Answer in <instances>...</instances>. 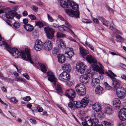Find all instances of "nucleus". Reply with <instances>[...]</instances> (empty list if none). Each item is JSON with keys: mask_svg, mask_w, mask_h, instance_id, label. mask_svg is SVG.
Wrapping results in <instances>:
<instances>
[{"mask_svg": "<svg viewBox=\"0 0 126 126\" xmlns=\"http://www.w3.org/2000/svg\"><path fill=\"white\" fill-rule=\"evenodd\" d=\"M102 23L103 25L107 27L108 26L109 22L108 21L105 20V21H103Z\"/></svg>", "mask_w": 126, "mask_h": 126, "instance_id": "obj_54", "label": "nucleus"}, {"mask_svg": "<svg viewBox=\"0 0 126 126\" xmlns=\"http://www.w3.org/2000/svg\"><path fill=\"white\" fill-rule=\"evenodd\" d=\"M23 76L26 78L28 79H30V77L27 73H24L23 74Z\"/></svg>", "mask_w": 126, "mask_h": 126, "instance_id": "obj_56", "label": "nucleus"}, {"mask_svg": "<svg viewBox=\"0 0 126 126\" xmlns=\"http://www.w3.org/2000/svg\"><path fill=\"white\" fill-rule=\"evenodd\" d=\"M120 66L123 68L126 69V65L122 63H121L120 65Z\"/></svg>", "mask_w": 126, "mask_h": 126, "instance_id": "obj_62", "label": "nucleus"}, {"mask_svg": "<svg viewBox=\"0 0 126 126\" xmlns=\"http://www.w3.org/2000/svg\"><path fill=\"white\" fill-rule=\"evenodd\" d=\"M85 44L86 45L89 47L91 50L93 51L94 50V48L93 47L92 45L88 43L86 41L85 42Z\"/></svg>", "mask_w": 126, "mask_h": 126, "instance_id": "obj_44", "label": "nucleus"}, {"mask_svg": "<svg viewBox=\"0 0 126 126\" xmlns=\"http://www.w3.org/2000/svg\"><path fill=\"white\" fill-rule=\"evenodd\" d=\"M60 1L61 6L63 8H67L65 10V13L71 17H79V13L78 10L75 11L69 8H71L76 10L79 7V5L72 0H58Z\"/></svg>", "mask_w": 126, "mask_h": 126, "instance_id": "obj_2", "label": "nucleus"}, {"mask_svg": "<svg viewBox=\"0 0 126 126\" xmlns=\"http://www.w3.org/2000/svg\"><path fill=\"white\" fill-rule=\"evenodd\" d=\"M109 73L106 72V74H107L110 78L112 79L113 81V84L114 87L116 89L118 87H119L120 83L114 77H117L116 75L110 70H109Z\"/></svg>", "mask_w": 126, "mask_h": 126, "instance_id": "obj_4", "label": "nucleus"}, {"mask_svg": "<svg viewBox=\"0 0 126 126\" xmlns=\"http://www.w3.org/2000/svg\"><path fill=\"white\" fill-rule=\"evenodd\" d=\"M59 26L57 24L55 23H54L53 24L52 26L54 28H58Z\"/></svg>", "mask_w": 126, "mask_h": 126, "instance_id": "obj_64", "label": "nucleus"}, {"mask_svg": "<svg viewBox=\"0 0 126 126\" xmlns=\"http://www.w3.org/2000/svg\"><path fill=\"white\" fill-rule=\"evenodd\" d=\"M44 30L47 38L51 39L53 38L54 36L55 30L52 28L45 27L44 28Z\"/></svg>", "mask_w": 126, "mask_h": 126, "instance_id": "obj_6", "label": "nucleus"}, {"mask_svg": "<svg viewBox=\"0 0 126 126\" xmlns=\"http://www.w3.org/2000/svg\"><path fill=\"white\" fill-rule=\"evenodd\" d=\"M14 80L15 81H17L20 82H23L25 83H26V82L25 79L19 77H16L14 79Z\"/></svg>", "mask_w": 126, "mask_h": 126, "instance_id": "obj_33", "label": "nucleus"}, {"mask_svg": "<svg viewBox=\"0 0 126 126\" xmlns=\"http://www.w3.org/2000/svg\"><path fill=\"white\" fill-rule=\"evenodd\" d=\"M76 68L78 72L81 74H84L86 66L81 62H78L76 64Z\"/></svg>", "mask_w": 126, "mask_h": 126, "instance_id": "obj_7", "label": "nucleus"}, {"mask_svg": "<svg viewBox=\"0 0 126 126\" xmlns=\"http://www.w3.org/2000/svg\"><path fill=\"white\" fill-rule=\"evenodd\" d=\"M0 78L1 79L4 80L6 81L13 83V80L10 78H6L4 77L2 75V73L0 72Z\"/></svg>", "mask_w": 126, "mask_h": 126, "instance_id": "obj_32", "label": "nucleus"}, {"mask_svg": "<svg viewBox=\"0 0 126 126\" xmlns=\"http://www.w3.org/2000/svg\"><path fill=\"white\" fill-rule=\"evenodd\" d=\"M13 26L14 28L15 29H16L20 27V23L18 22H15L14 23Z\"/></svg>", "mask_w": 126, "mask_h": 126, "instance_id": "obj_43", "label": "nucleus"}, {"mask_svg": "<svg viewBox=\"0 0 126 126\" xmlns=\"http://www.w3.org/2000/svg\"><path fill=\"white\" fill-rule=\"evenodd\" d=\"M65 36V34H63L60 32H58L57 33V37L58 38H62Z\"/></svg>", "mask_w": 126, "mask_h": 126, "instance_id": "obj_41", "label": "nucleus"}, {"mask_svg": "<svg viewBox=\"0 0 126 126\" xmlns=\"http://www.w3.org/2000/svg\"><path fill=\"white\" fill-rule=\"evenodd\" d=\"M28 17L32 20L36 19V17L34 15L32 14L29 15H28Z\"/></svg>", "mask_w": 126, "mask_h": 126, "instance_id": "obj_49", "label": "nucleus"}, {"mask_svg": "<svg viewBox=\"0 0 126 126\" xmlns=\"http://www.w3.org/2000/svg\"><path fill=\"white\" fill-rule=\"evenodd\" d=\"M5 15L7 18L12 19L15 15V12L13 10H11L6 13Z\"/></svg>", "mask_w": 126, "mask_h": 126, "instance_id": "obj_20", "label": "nucleus"}, {"mask_svg": "<svg viewBox=\"0 0 126 126\" xmlns=\"http://www.w3.org/2000/svg\"><path fill=\"white\" fill-rule=\"evenodd\" d=\"M10 100L11 102H13L15 103H16L18 101L14 97H11L10 98Z\"/></svg>", "mask_w": 126, "mask_h": 126, "instance_id": "obj_48", "label": "nucleus"}, {"mask_svg": "<svg viewBox=\"0 0 126 126\" xmlns=\"http://www.w3.org/2000/svg\"><path fill=\"white\" fill-rule=\"evenodd\" d=\"M90 78L87 77L85 75H81L79 78V81L82 83L84 84L88 83L90 80Z\"/></svg>", "mask_w": 126, "mask_h": 126, "instance_id": "obj_15", "label": "nucleus"}, {"mask_svg": "<svg viewBox=\"0 0 126 126\" xmlns=\"http://www.w3.org/2000/svg\"><path fill=\"white\" fill-rule=\"evenodd\" d=\"M59 50L57 48H55L53 50L52 52L53 54H57L59 53Z\"/></svg>", "mask_w": 126, "mask_h": 126, "instance_id": "obj_53", "label": "nucleus"}, {"mask_svg": "<svg viewBox=\"0 0 126 126\" xmlns=\"http://www.w3.org/2000/svg\"><path fill=\"white\" fill-rule=\"evenodd\" d=\"M99 80L97 78H93L92 79L91 84L93 87H94L99 84Z\"/></svg>", "mask_w": 126, "mask_h": 126, "instance_id": "obj_27", "label": "nucleus"}, {"mask_svg": "<svg viewBox=\"0 0 126 126\" xmlns=\"http://www.w3.org/2000/svg\"><path fill=\"white\" fill-rule=\"evenodd\" d=\"M79 115L81 118H84V116L86 115L85 111L83 110H80L79 112Z\"/></svg>", "mask_w": 126, "mask_h": 126, "instance_id": "obj_38", "label": "nucleus"}, {"mask_svg": "<svg viewBox=\"0 0 126 126\" xmlns=\"http://www.w3.org/2000/svg\"><path fill=\"white\" fill-rule=\"evenodd\" d=\"M94 72L90 69H88L86 71L85 75L89 78H92L94 75Z\"/></svg>", "mask_w": 126, "mask_h": 126, "instance_id": "obj_19", "label": "nucleus"}, {"mask_svg": "<svg viewBox=\"0 0 126 126\" xmlns=\"http://www.w3.org/2000/svg\"><path fill=\"white\" fill-rule=\"evenodd\" d=\"M118 126H126V124L125 123L121 121L118 123Z\"/></svg>", "mask_w": 126, "mask_h": 126, "instance_id": "obj_57", "label": "nucleus"}, {"mask_svg": "<svg viewBox=\"0 0 126 126\" xmlns=\"http://www.w3.org/2000/svg\"><path fill=\"white\" fill-rule=\"evenodd\" d=\"M55 89L56 91L59 92H62V88L58 84H57L56 85Z\"/></svg>", "mask_w": 126, "mask_h": 126, "instance_id": "obj_39", "label": "nucleus"}, {"mask_svg": "<svg viewBox=\"0 0 126 126\" xmlns=\"http://www.w3.org/2000/svg\"><path fill=\"white\" fill-rule=\"evenodd\" d=\"M47 18L48 21L50 22H52L54 21V19L53 17L48 13L47 14Z\"/></svg>", "mask_w": 126, "mask_h": 126, "instance_id": "obj_40", "label": "nucleus"}, {"mask_svg": "<svg viewBox=\"0 0 126 126\" xmlns=\"http://www.w3.org/2000/svg\"><path fill=\"white\" fill-rule=\"evenodd\" d=\"M36 3L38 5L40 6H42L43 5V3L40 1H39L38 2H36Z\"/></svg>", "mask_w": 126, "mask_h": 126, "instance_id": "obj_61", "label": "nucleus"}, {"mask_svg": "<svg viewBox=\"0 0 126 126\" xmlns=\"http://www.w3.org/2000/svg\"><path fill=\"white\" fill-rule=\"evenodd\" d=\"M43 46L44 49L47 50H51L52 48V44L49 40L46 41L44 43Z\"/></svg>", "mask_w": 126, "mask_h": 126, "instance_id": "obj_14", "label": "nucleus"}, {"mask_svg": "<svg viewBox=\"0 0 126 126\" xmlns=\"http://www.w3.org/2000/svg\"><path fill=\"white\" fill-rule=\"evenodd\" d=\"M67 50L68 51L66 52L65 54L68 55V56H67L68 57L71 58L74 55L73 49L70 48H68Z\"/></svg>", "mask_w": 126, "mask_h": 126, "instance_id": "obj_22", "label": "nucleus"}, {"mask_svg": "<svg viewBox=\"0 0 126 126\" xmlns=\"http://www.w3.org/2000/svg\"><path fill=\"white\" fill-rule=\"evenodd\" d=\"M23 99L25 101H28L31 100V99L30 96H27L23 97Z\"/></svg>", "mask_w": 126, "mask_h": 126, "instance_id": "obj_51", "label": "nucleus"}, {"mask_svg": "<svg viewBox=\"0 0 126 126\" xmlns=\"http://www.w3.org/2000/svg\"><path fill=\"white\" fill-rule=\"evenodd\" d=\"M8 51L15 58H18L21 56L25 60L29 61L34 66L37 67L38 68H40L41 71L43 72H46V69L45 65L43 63H40L37 61H36V60L32 58L30 51L28 49H25V52L23 51H21L20 52L16 48H10V49Z\"/></svg>", "mask_w": 126, "mask_h": 126, "instance_id": "obj_1", "label": "nucleus"}, {"mask_svg": "<svg viewBox=\"0 0 126 126\" xmlns=\"http://www.w3.org/2000/svg\"><path fill=\"white\" fill-rule=\"evenodd\" d=\"M103 90L102 88L98 85L96 88L95 91L96 94H100L102 93Z\"/></svg>", "mask_w": 126, "mask_h": 126, "instance_id": "obj_26", "label": "nucleus"}, {"mask_svg": "<svg viewBox=\"0 0 126 126\" xmlns=\"http://www.w3.org/2000/svg\"><path fill=\"white\" fill-rule=\"evenodd\" d=\"M104 68H99H99H98V70L96 71V72L98 71L99 73L103 74L104 73Z\"/></svg>", "mask_w": 126, "mask_h": 126, "instance_id": "obj_50", "label": "nucleus"}, {"mask_svg": "<svg viewBox=\"0 0 126 126\" xmlns=\"http://www.w3.org/2000/svg\"><path fill=\"white\" fill-rule=\"evenodd\" d=\"M68 106L69 107L71 108L72 110H74L75 109V108L74 107L73 103L70 102L68 104Z\"/></svg>", "mask_w": 126, "mask_h": 126, "instance_id": "obj_46", "label": "nucleus"}, {"mask_svg": "<svg viewBox=\"0 0 126 126\" xmlns=\"http://www.w3.org/2000/svg\"><path fill=\"white\" fill-rule=\"evenodd\" d=\"M58 29L60 31H63L65 32L68 31L69 29L67 27L63 25L59 26Z\"/></svg>", "mask_w": 126, "mask_h": 126, "instance_id": "obj_31", "label": "nucleus"}, {"mask_svg": "<svg viewBox=\"0 0 126 126\" xmlns=\"http://www.w3.org/2000/svg\"><path fill=\"white\" fill-rule=\"evenodd\" d=\"M104 112L108 115H110L113 113L112 109L110 107L106 108Z\"/></svg>", "mask_w": 126, "mask_h": 126, "instance_id": "obj_34", "label": "nucleus"}, {"mask_svg": "<svg viewBox=\"0 0 126 126\" xmlns=\"http://www.w3.org/2000/svg\"><path fill=\"white\" fill-rule=\"evenodd\" d=\"M79 49L80 53L82 56H86L89 53L88 51L87 50L84 49L82 47H80Z\"/></svg>", "mask_w": 126, "mask_h": 126, "instance_id": "obj_25", "label": "nucleus"}, {"mask_svg": "<svg viewBox=\"0 0 126 126\" xmlns=\"http://www.w3.org/2000/svg\"><path fill=\"white\" fill-rule=\"evenodd\" d=\"M86 59L87 62L90 63H96V60L91 55H87L86 57Z\"/></svg>", "mask_w": 126, "mask_h": 126, "instance_id": "obj_17", "label": "nucleus"}, {"mask_svg": "<svg viewBox=\"0 0 126 126\" xmlns=\"http://www.w3.org/2000/svg\"><path fill=\"white\" fill-rule=\"evenodd\" d=\"M47 74L48 77V80L52 82L53 84H55L56 81V79L53 73L49 71L47 72Z\"/></svg>", "mask_w": 126, "mask_h": 126, "instance_id": "obj_11", "label": "nucleus"}, {"mask_svg": "<svg viewBox=\"0 0 126 126\" xmlns=\"http://www.w3.org/2000/svg\"><path fill=\"white\" fill-rule=\"evenodd\" d=\"M91 68L93 71H96L98 70V68H99V66L97 64H92Z\"/></svg>", "mask_w": 126, "mask_h": 126, "instance_id": "obj_36", "label": "nucleus"}, {"mask_svg": "<svg viewBox=\"0 0 126 126\" xmlns=\"http://www.w3.org/2000/svg\"><path fill=\"white\" fill-rule=\"evenodd\" d=\"M65 95L70 99L72 100V98L75 97V93L73 90L70 89L66 91Z\"/></svg>", "mask_w": 126, "mask_h": 126, "instance_id": "obj_13", "label": "nucleus"}, {"mask_svg": "<svg viewBox=\"0 0 126 126\" xmlns=\"http://www.w3.org/2000/svg\"><path fill=\"white\" fill-rule=\"evenodd\" d=\"M92 108L93 110L96 112H99L98 113L99 117H101L103 116L102 113L100 104L97 102L95 103L92 105Z\"/></svg>", "mask_w": 126, "mask_h": 126, "instance_id": "obj_9", "label": "nucleus"}, {"mask_svg": "<svg viewBox=\"0 0 126 126\" xmlns=\"http://www.w3.org/2000/svg\"><path fill=\"white\" fill-rule=\"evenodd\" d=\"M116 94L117 96L120 99L124 98L126 96V91L123 87L119 86L116 89Z\"/></svg>", "mask_w": 126, "mask_h": 126, "instance_id": "obj_5", "label": "nucleus"}, {"mask_svg": "<svg viewBox=\"0 0 126 126\" xmlns=\"http://www.w3.org/2000/svg\"><path fill=\"white\" fill-rule=\"evenodd\" d=\"M104 85H105V88L106 90H109L111 88V87L109 85L107 82H104Z\"/></svg>", "mask_w": 126, "mask_h": 126, "instance_id": "obj_47", "label": "nucleus"}, {"mask_svg": "<svg viewBox=\"0 0 126 126\" xmlns=\"http://www.w3.org/2000/svg\"><path fill=\"white\" fill-rule=\"evenodd\" d=\"M29 121L31 122L32 124H36V122L35 120L30 119H29Z\"/></svg>", "mask_w": 126, "mask_h": 126, "instance_id": "obj_60", "label": "nucleus"}, {"mask_svg": "<svg viewBox=\"0 0 126 126\" xmlns=\"http://www.w3.org/2000/svg\"><path fill=\"white\" fill-rule=\"evenodd\" d=\"M57 58L60 63H62L65 61V57L63 54H59L57 56Z\"/></svg>", "mask_w": 126, "mask_h": 126, "instance_id": "obj_23", "label": "nucleus"}, {"mask_svg": "<svg viewBox=\"0 0 126 126\" xmlns=\"http://www.w3.org/2000/svg\"><path fill=\"white\" fill-rule=\"evenodd\" d=\"M120 103V101L118 98H114L113 100L112 104L114 107L119 109V108Z\"/></svg>", "mask_w": 126, "mask_h": 126, "instance_id": "obj_18", "label": "nucleus"}, {"mask_svg": "<svg viewBox=\"0 0 126 126\" xmlns=\"http://www.w3.org/2000/svg\"><path fill=\"white\" fill-rule=\"evenodd\" d=\"M88 98L86 97L83 98L80 101L82 107H85L88 103Z\"/></svg>", "mask_w": 126, "mask_h": 126, "instance_id": "obj_24", "label": "nucleus"}, {"mask_svg": "<svg viewBox=\"0 0 126 126\" xmlns=\"http://www.w3.org/2000/svg\"><path fill=\"white\" fill-rule=\"evenodd\" d=\"M92 117H94L92 119L93 124L95 125H97L99 121L95 113L93 114Z\"/></svg>", "mask_w": 126, "mask_h": 126, "instance_id": "obj_30", "label": "nucleus"}, {"mask_svg": "<svg viewBox=\"0 0 126 126\" xmlns=\"http://www.w3.org/2000/svg\"><path fill=\"white\" fill-rule=\"evenodd\" d=\"M63 70H65L68 72H69L71 69V67L69 64H63L62 67Z\"/></svg>", "mask_w": 126, "mask_h": 126, "instance_id": "obj_29", "label": "nucleus"}, {"mask_svg": "<svg viewBox=\"0 0 126 126\" xmlns=\"http://www.w3.org/2000/svg\"><path fill=\"white\" fill-rule=\"evenodd\" d=\"M36 25L41 27H43V24L41 21H35Z\"/></svg>", "mask_w": 126, "mask_h": 126, "instance_id": "obj_45", "label": "nucleus"}, {"mask_svg": "<svg viewBox=\"0 0 126 126\" xmlns=\"http://www.w3.org/2000/svg\"><path fill=\"white\" fill-rule=\"evenodd\" d=\"M70 78V75L65 71L63 72L59 76V79L63 82H67L69 80Z\"/></svg>", "mask_w": 126, "mask_h": 126, "instance_id": "obj_8", "label": "nucleus"}, {"mask_svg": "<svg viewBox=\"0 0 126 126\" xmlns=\"http://www.w3.org/2000/svg\"><path fill=\"white\" fill-rule=\"evenodd\" d=\"M32 106V105L31 104H29L27 105V108H29L32 111V112H33L34 110H33L31 107Z\"/></svg>", "mask_w": 126, "mask_h": 126, "instance_id": "obj_59", "label": "nucleus"}, {"mask_svg": "<svg viewBox=\"0 0 126 126\" xmlns=\"http://www.w3.org/2000/svg\"><path fill=\"white\" fill-rule=\"evenodd\" d=\"M32 9L35 12H37L38 11V7L34 5H33L32 6Z\"/></svg>", "mask_w": 126, "mask_h": 126, "instance_id": "obj_58", "label": "nucleus"}, {"mask_svg": "<svg viewBox=\"0 0 126 126\" xmlns=\"http://www.w3.org/2000/svg\"><path fill=\"white\" fill-rule=\"evenodd\" d=\"M37 108L38 110V112H42L43 110L42 108L39 105H38Z\"/></svg>", "mask_w": 126, "mask_h": 126, "instance_id": "obj_55", "label": "nucleus"}, {"mask_svg": "<svg viewBox=\"0 0 126 126\" xmlns=\"http://www.w3.org/2000/svg\"><path fill=\"white\" fill-rule=\"evenodd\" d=\"M103 126H110V124L106 121H104L103 124Z\"/></svg>", "mask_w": 126, "mask_h": 126, "instance_id": "obj_52", "label": "nucleus"}, {"mask_svg": "<svg viewBox=\"0 0 126 126\" xmlns=\"http://www.w3.org/2000/svg\"><path fill=\"white\" fill-rule=\"evenodd\" d=\"M43 44L42 42L39 40H37L35 42L34 49L36 51H40L42 48Z\"/></svg>", "mask_w": 126, "mask_h": 126, "instance_id": "obj_12", "label": "nucleus"}, {"mask_svg": "<svg viewBox=\"0 0 126 126\" xmlns=\"http://www.w3.org/2000/svg\"><path fill=\"white\" fill-rule=\"evenodd\" d=\"M74 103L75 107L77 108H79L82 107V105L80 102L79 101H74Z\"/></svg>", "mask_w": 126, "mask_h": 126, "instance_id": "obj_35", "label": "nucleus"}, {"mask_svg": "<svg viewBox=\"0 0 126 126\" xmlns=\"http://www.w3.org/2000/svg\"><path fill=\"white\" fill-rule=\"evenodd\" d=\"M3 45L5 46V47L6 49L8 51L9 50V49H10V48H11L9 46H8V44L7 43L4 41H2V44H0V46H1L2 45Z\"/></svg>", "mask_w": 126, "mask_h": 126, "instance_id": "obj_42", "label": "nucleus"}, {"mask_svg": "<svg viewBox=\"0 0 126 126\" xmlns=\"http://www.w3.org/2000/svg\"><path fill=\"white\" fill-rule=\"evenodd\" d=\"M85 121L86 122L88 126H92L93 122L90 117L87 116L85 118Z\"/></svg>", "mask_w": 126, "mask_h": 126, "instance_id": "obj_28", "label": "nucleus"}, {"mask_svg": "<svg viewBox=\"0 0 126 126\" xmlns=\"http://www.w3.org/2000/svg\"><path fill=\"white\" fill-rule=\"evenodd\" d=\"M116 41L122 42L123 41L124 39L121 36L119 35H116Z\"/></svg>", "mask_w": 126, "mask_h": 126, "instance_id": "obj_37", "label": "nucleus"}, {"mask_svg": "<svg viewBox=\"0 0 126 126\" xmlns=\"http://www.w3.org/2000/svg\"><path fill=\"white\" fill-rule=\"evenodd\" d=\"M118 117L121 120H126V109L124 108L120 110L119 112Z\"/></svg>", "mask_w": 126, "mask_h": 126, "instance_id": "obj_10", "label": "nucleus"}, {"mask_svg": "<svg viewBox=\"0 0 126 126\" xmlns=\"http://www.w3.org/2000/svg\"><path fill=\"white\" fill-rule=\"evenodd\" d=\"M75 89L77 94L79 95L83 96L86 93V88L83 84H77L75 86Z\"/></svg>", "mask_w": 126, "mask_h": 126, "instance_id": "obj_3", "label": "nucleus"}, {"mask_svg": "<svg viewBox=\"0 0 126 126\" xmlns=\"http://www.w3.org/2000/svg\"><path fill=\"white\" fill-rule=\"evenodd\" d=\"M56 43L58 47L59 48H62L64 49L66 47L64 42L61 39H58L56 41Z\"/></svg>", "mask_w": 126, "mask_h": 126, "instance_id": "obj_16", "label": "nucleus"}, {"mask_svg": "<svg viewBox=\"0 0 126 126\" xmlns=\"http://www.w3.org/2000/svg\"><path fill=\"white\" fill-rule=\"evenodd\" d=\"M24 27L25 29L28 32L32 31L34 29L32 25L29 24H25L24 25Z\"/></svg>", "mask_w": 126, "mask_h": 126, "instance_id": "obj_21", "label": "nucleus"}, {"mask_svg": "<svg viewBox=\"0 0 126 126\" xmlns=\"http://www.w3.org/2000/svg\"><path fill=\"white\" fill-rule=\"evenodd\" d=\"M121 78L125 80L126 79V75L124 74L122 75L121 76Z\"/></svg>", "mask_w": 126, "mask_h": 126, "instance_id": "obj_63", "label": "nucleus"}]
</instances>
